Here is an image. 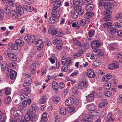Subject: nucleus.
Segmentation results:
<instances>
[{
  "label": "nucleus",
  "mask_w": 122,
  "mask_h": 122,
  "mask_svg": "<svg viewBox=\"0 0 122 122\" xmlns=\"http://www.w3.org/2000/svg\"><path fill=\"white\" fill-rule=\"evenodd\" d=\"M31 91L30 88L26 87V88L21 90L20 92L21 95L20 97V99L22 100L23 99L26 98L25 96H27L28 95L27 93H29Z\"/></svg>",
  "instance_id": "nucleus-1"
},
{
  "label": "nucleus",
  "mask_w": 122,
  "mask_h": 122,
  "mask_svg": "<svg viewBox=\"0 0 122 122\" xmlns=\"http://www.w3.org/2000/svg\"><path fill=\"white\" fill-rule=\"evenodd\" d=\"M59 17V14L57 13L52 14V16L50 18L49 22L50 24H53L55 23L57 20V19Z\"/></svg>",
  "instance_id": "nucleus-2"
},
{
  "label": "nucleus",
  "mask_w": 122,
  "mask_h": 122,
  "mask_svg": "<svg viewBox=\"0 0 122 122\" xmlns=\"http://www.w3.org/2000/svg\"><path fill=\"white\" fill-rule=\"evenodd\" d=\"M112 25L110 22H107V31L109 33L113 35L115 32L116 29L112 27Z\"/></svg>",
  "instance_id": "nucleus-3"
},
{
  "label": "nucleus",
  "mask_w": 122,
  "mask_h": 122,
  "mask_svg": "<svg viewBox=\"0 0 122 122\" xmlns=\"http://www.w3.org/2000/svg\"><path fill=\"white\" fill-rule=\"evenodd\" d=\"M25 40L28 41H30L32 42L36 40L35 36H31L28 35L24 37Z\"/></svg>",
  "instance_id": "nucleus-4"
},
{
  "label": "nucleus",
  "mask_w": 122,
  "mask_h": 122,
  "mask_svg": "<svg viewBox=\"0 0 122 122\" xmlns=\"http://www.w3.org/2000/svg\"><path fill=\"white\" fill-rule=\"evenodd\" d=\"M119 66V63L117 61H115V62L108 65V68L110 70H112L117 68Z\"/></svg>",
  "instance_id": "nucleus-5"
},
{
  "label": "nucleus",
  "mask_w": 122,
  "mask_h": 122,
  "mask_svg": "<svg viewBox=\"0 0 122 122\" xmlns=\"http://www.w3.org/2000/svg\"><path fill=\"white\" fill-rule=\"evenodd\" d=\"M100 45V42L97 40L94 41L91 43L92 47L93 49L98 48Z\"/></svg>",
  "instance_id": "nucleus-6"
},
{
  "label": "nucleus",
  "mask_w": 122,
  "mask_h": 122,
  "mask_svg": "<svg viewBox=\"0 0 122 122\" xmlns=\"http://www.w3.org/2000/svg\"><path fill=\"white\" fill-rule=\"evenodd\" d=\"M74 99L72 97H69L66 99L65 103L66 105L69 106L71 105L74 103Z\"/></svg>",
  "instance_id": "nucleus-7"
},
{
  "label": "nucleus",
  "mask_w": 122,
  "mask_h": 122,
  "mask_svg": "<svg viewBox=\"0 0 122 122\" xmlns=\"http://www.w3.org/2000/svg\"><path fill=\"white\" fill-rule=\"evenodd\" d=\"M29 114L28 113L26 114L25 117L22 119V121H23V122H28L30 119H31L33 118V115H29Z\"/></svg>",
  "instance_id": "nucleus-8"
},
{
  "label": "nucleus",
  "mask_w": 122,
  "mask_h": 122,
  "mask_svg": "<svg viewBox=\"0 0 122 122\" xmlns=\"http://www.w3.org/2000/svg\"><path fill=\"white\" fill-rule=\"evenodd\" d=\"M86 74L88 76L91 78H93L94 77V72L92 69L88 70L86 72Z\"/></svg>",
  "instance_id": "nucleus-9"
},
{
  "label": "nucleus",
  "mask_w": 122,
  "mask_h": 122,
  "mask_svg": "<svg viewBox=\"0 0 122 122\" xmlns=\"http://www.w3.org/2000/svg\"><path fill=\"white\" fill-rule=\"evenodd\" d=\"M11 112H13V115L14 116H18L22 114V112L21 111L15 110L14 108H11Z\"/></svg>",
  "instance_id": "nucleus-10"
},
{
  "label": "nucleus",
  "mask_w": 122,
  "mask_h": 122,
  "mask_svg": "<svg viewBox=\"0 0 122 122\" xmlns=\"http://www.w3.org/2000/svg\"><path fill=\"white\" fill-rule=\"evenodd\" d=\"M87 109L90 112L94 110H99L98 108L95 106L93 104L88 105Z\"/></svg>",
  "instance_id": "nucleus-11"
},
{
  "label": "nucleus",
  "mask_w": 122,
  "mask_h": 122,
  "mask_svg": "<svg viewBox=\"0 0 122 122\" xmlns=\"http://www.w3.org/2000/svg\"><path fill=\"white\" fill-rule=\"evenodd\" d=\"M72 59V58L71 57H68L66 59V60H65V61H63L61 62V63L63 65L66 64L69 66L71 64Z\"/></svg>",
  "instance_id": "nucleus-12"
},
{
  "label": "nucleus",
  "mask_w": 122,
  "mask_h": 122,
  "mask_svg": "<svg viewBox=\"0 0 122 122\" xmlns=\"http://www.w3.org/2000/svg\"><path fill=\"white\" fill-rule=\"evenodd\" d=\"M73 43L75 44L78 46L81 47H84L86 46V44L83 42H80L76 39L74 40L73 41Z\"/></svg>",
  "instance_id": "nucleus-13"
},
{
  "label": "nucleus",
  "mask_w": 122,
  "mask_h": 122,
  "mask_svg": "<svg viewBox=\"0 0 122 122\" xmlns=\"http://www.w3.org/2000/svg\"><path fill=\"white\" fill-rule=\"evenodd\" d=\"M83 118L86 119L87 122H93V118L92 117L88 115L84 116Z\"/></svg>",
  "instance_id": "nucleus-14"
},
{
  "label": "nucleus",
  "mask_w": 122,
  "mask_h": 122,
  "mask_svg": "<svg viewBox=\"0 0 122 122\" xmlns=\"http://www.w3.org/2000/svg\"><path fill=\"white\" fill-rule=\"evenodd\" d=\"M10 78L11 79L13 80L16 77L17 73L13 70L10 69Z\"/></svg>",
  "instance_id": "nucleus-15"
},
{
  "label": "nucleus",
  "mask_w": 122,
  "mask_h": 122,
  "mask_svg": "<svg viewBox=\"0 0 122 122\" xmlns=\"http://www.w3.org/2000/svg\"><path fill=\"white\" fill-rule=\"evenodd\" d=\"M73 4L76 5L75 8H76V6L78 5H82L83 4V0H73Z\"/></svg>",
  "instance_id": "nucleus-16"
},
{
  "label": "nucleus",
  "mask_w": 122,
  "mask_h": 122,
  "mask_svg": "<svg viewBox=\"0 0 122 122\" xmlns=\"http://www.w3.org/2000/svg\"><path fill=\"white\" fill-rule=\"evenodd\" d=\"M74 9L76 10L79 15H82L83 13V10L81 9V7L80 6L77 5L76 6V8H74Z\"/></svg>",
  "instance_id": "nucleus-17"
},
{
  "label": "nucleus",
  "mask_w": 122,
  "mask_h": 122,
  "mask_svg": "<svg viewBox=\"0 0 122 122\" xmlns=\"http://www.w3.org/2000/svg\"><path fill=\"white\" fill-rule=\"evenodd\" d=\"M10 13L13 19H15L18 17V15L17 13L15 10H11Z\"/></svg>",
  "instance_id": "nucleus-18"
},
{
  "label": "nucleus",
  "mask_w": 122,
  "mask_h": 122,
  "mask_svg": "<svg viewBox=\"0 0 122 122\" xmlns=\"http://www.w3.org/2000/svg\"><path fill=\"white\" fill-rule=\"evenodd\" d=\"M8 47V49L10 50L12 49L16 50L18 49V46L16 44H13L9 46Z\"/></svg>",
  "instance_id": "nucleus-19"
},
{
  "label": "nucleus",
  "mask_w": 122,
  "mask_h": 122,
  "mask_svg": "<svg viewBox=\"0 0 122 122\" xmlns=\"http://www.w3.org/2000/svg\"><path fill=\"white\" fill-rule=\"evenodd\" d=\"M94 8L93 5L92 4H88L85 6V10L87 11H92Z\"/></svg>",
  "instance_id": "nucleus-20"
},
{
  "label": "nucleus",
  "mask_w": 122,
  "mask_h": 122,
  "mask_svg": "<svg viewBox=\"0 0 122 122\" xmlns=\"http://www.w3.org/2000/svg\"><path fill=\"white\" fill-rule=\"evenodd\" d=\"M47 115L46 112L43 113L42 115L41 120V122H45L47 120Z\"/></svg>",
  "instance_id": "nucleus-21"
},
{
  "label": "nucleus",
  "mask_w": 122,
  "mask_h": 122,
  "mask_svg": "<svg viewBox=\"0 0 122 122\" xmlns=\"http://www.w3.org/2000/svg\"><path fill=\"white\" fill-rule=\"evenodd\" d=\"M60 10V8L59 7L56 6H55L52 10V12L54 13V14H57V13H59V16H60V13L59 12Z\"/></svg>",
  "instance_id": "nucleus-22"
},
{
  "label": "nucleus",
  "mask_w": 122,
  "mask_h": 122,
  "mask_svg": "<svg viewBox=\"0 0 122 122\" xmlns=\"http://www.w3.org/2000/svg\"><path fill=\"white\" fill-rule=\"evenodd\" d=\"M26 81H28V82H25L23 84V86L24 87L30 85L31 81V79L30 78L27 77L26 78Z\"/></svg>",
  "instance_id": "nucleus-23"
},
{
  "label": "nucleus",
  "mask_w": 122,
  "mask_h": 122,
  "mask_svg": "<svg viewBox=\"0 0 122 122\" xmlns=\"http://www.w3.org/2000/svg\"><path fill=\"white\" fill-rule=\"evenodd\" d=\"M16 10L20 15H23L24 13V10L20 6H18L16 8Z\"/></svg>",
  "instance_id": "nucleus-24"
},
{
  "label": "nucleus",
  "mask_w": 122,
  "mask_h": 122,
  "mask_svg": "<svg viewBox=\"0 0 122 122\" xmlns=\"http://www.w3.org/2000/svg\"><path fill=\"white\" fill-rule=\"evenodd\" d=\"M86 99L88 102H92L94 99V95L92 94H89L86 97Z\"/></svg>",
  "instance_id": "nucleus-25"
},
{
  "label": "nucleus",
  "mask_w": 122,
  "mask_h": 122,
  "mask_svg": "<svg viewBox=\"0 0 122 122\" xmlns=\"http://www.w3.org/2000/svg\"><path fill=\"white\" fill-rule=\"evenodd\" d=\"M51 27H50L48 30V32L49 34H51L52 36L54 35L57 34V30L55 29L53 30L51 29Z\"/></svg>",
  "instance_id": "nucleus-26"
},
{
  "label": "nucleus",
  "mask_w": 122,
  "mask_h": 122,
  "mask_svg": "<svg viewBox=\"0 0 122 122\" xmlns=\"http://www.w3.org/2000/svg\"><path fill=\"white\" fill-rule=\"evenodd\" d=\"M93 15V12L88 11L84 15V17L85 18H88L92 17Z\"/></svg>",
  "instance_id": "nucleus-27"
},
{
  "label": "nucleus",
  "mask_w": 122,
  "mask_h": 122,
  "mask_svg": "<svg viewBox=\"0 0 122 122\" xmlns=\"http://www.w3.org/2000/svg\"><path fill=\"white\" fill-rule=\"evenodd\" d=\"M47 100L46 96L45 95H43L40 99V102L41 104L44 103Z\"/></svg>",
  "instance_id": "nucleus-28"
},
{
  "label": "nucleus",
  "mask_w": 122,
  "mask_h": 122,
  "mask_svg": "<svg viewBox=\"0 0 122 122\" xmlns=\"http://www.w3.org/2000/svg\"><path fill=\"white\" fill-rule=\"evenodd\" d=\"M83 53V51L82 50H79L78 52L75 53L73 55V57L74 58H76L81 56Z\"/></svg>",
  "instance_id": "nucleus-29"
},
{
  "label": "nucleus",
  "mask_w": 122,
  "mask_h": 122,
  "mask_svg": "<svg viewBox=\"0 0 122 122\" xmlns=\"http://www.w3.org/2000/svg\"><path fill=\"white\" fill-rule=\"evenodd\" d=\"M98 5L100 6H102L103 5L105 9H106L107 8V3L106 2L105 3L103 0L99 1Z\"/></svg>",
  "instance_id": "nucleus-30"
},
{
  "label": "nucleus",
  "mask_w": 122,
  "mask_h": 122,
  "mask_svg": "<svg viewBox=\"0 0 122 122\" xmlns=\"http://www.w3.org/2000/svg\"><path fill=\"white\" fill-rule=\"evenodd\" d=\"M31 103V99H29L27 100H24L22 103L23 106L24 107H26L27 104L30 105Z\"/></svg>",
  "instance_id": "nucleus-31"
},
{
  "label": "nucleus",
  "mask_w": 122,
  "mask_h": 122,
  "mask_svg": "<svg viewBox=\"0 0 122 122\" xmlns=\"http://www.w3.org/2000/svg\"><path fill=\"white\" fill-rule=\"evenodd\" d=\"M4 11L6 14L9 15L11 10L10 9L9 7L7 5H6L5 7L4 8Z\"/></svg>",
  "instance_id": "nucleus-32"
},
{
  "label": "nucleus",
  "mask_w": 122,
  "mask_h": 122,
  "mask_svg": "<svg viewBox=\"0 0 122 122\" xmlns=\"http://www.w3.org/2000/svg\"><path fill=\"white\" fill-rule=\"evenodd\" d=\"M15 42L18 45L20 46H23L24 44V42L20 39L16 40L15 41Z\"/></svg>",
  "instance_id": "nucleus-33"
},
{
  "label": "nucleus",
  "mask_w": 122,
  "mask_h": 122,
  "mask_svg": "<svg viewBox=\"0 0 122 122\" xmlns=\"http://www.w3.org/2000/svg\"><path fill=\"white\" fill-rule=\"evenodd\" d=\"M78 13L76 10L72 11L71 12V15L73 18L75 19L78 16Z\"/></svg>",
  "instance_id": "nucleus-34"
},
{
  "label": "nucleus",
  "mask_w": 122,
  "mask_h": 122,
  "mask_svg": "<svg viewBox=\"0 0 122 122\" xmlns=\"http://www.w3.org/2000/svg\"><path fill=\"white\" fill-rule=\"evenodd\" d=\"M53 89L55 91H56L58 88V85L57 82L53 81L52 84Z\"/></svg>",
  "instance_id": "nucleus-35"
},
{
  "label": "nucleus",
  "mask_w": 122,
  "mask_h": 122,
  "mask_svg": "<svg viewBox=\"0 0 122 122\" xmlns=\"http://www.w3.org/2000/svg\"><path fill=\"white\" fill-rule=\"evenodd\" d=\"M101 53V50L100 49H97L94 50L92 53L94 56H97Z\"/></svg>",
  "instance_id": "nucleus-36"
},
{
  "label": "nucleus",
  "mask_w": 122,
  "mask_h": 122,
  "mask_svg": "<svg viewBox=\"0 0 122 122\" xmlns=\"http://www.w3.org/2000/svg\"><path fill=\"white\" fill-rule=\"evenodd\" d=\"M8 3L10 6L15 7L16 5L15 0H8Z\"/></svg>",
  "instance_id": "nucleus-37"
},
{
  "label": "nucleus",
  "mask_w": 122,
  "mask_h": 122,
  "mask_svg": "<svg viewBox=\"0 0 122 122\" xmlns=\"http://www.w3.org/2000/svg\"><path fill=\"white\" fill-rule=\"evenodd\" d=\"M6 62L5 61H3L1 64V68L2 70L3 71L5 70L6 67Z\"/></svg>",
  "instance_id": "nucleus-38"
},
{
  "label": "nucleus",
  "mask_w": 122,
  "mask_h": 122,
  "mask_svg": "<svg viewBox=\"0 0 122 122\" xmlns=\"http://www.w3.org/2000/svg\"><path fill=\"white\" fill-rule=\"evenodd\" d=\"M60 100V97L59 96H54L53 98V100L55 103H58Z\"/></svg>",
  "instance_id": "nucleus-39"
},
{
  "label": "nucleus",
  "mask_w": 122,
  "mask_h": 122,
  "mask_svg": "<svg viewBox=\"0 0 122 122\" xmlns=\"http://www.w3.org/2000/svg\"><path fill=\"white\" fill-rule=\"evenodd\" d=\"M94 110L90 112V115L93 116H96L99 115V113L98 112Z\"/></svg>",
  "instance_id": "nucleus-40"
},
{
  "label": "nucleus",
  "mask_w": 122,
  "mask_h": 122,
  "mask_svg": "<svg viewBox=\"0 0 122 122\" xmlns=\"http://www.w3.org/2000/svg\"><path fill=\"white\" fill-rule=\"evenodd\" d=\"M112 115L111 112L108 114L107 115V121L110 122L111 121H113L114 119L112 118Z\"/></svg>",
  "instance_id": "nucleus-41"
},
{
  "label": "nucleus",
  "mask_w": 122,
  "mask_h": 122,
  "mask_svg": "<svg viewBox=\"0 0 122 122\" xmlns=\"http://www.w3.org/2000/svg\"><path fill=\"white\" fill-rule=\"evenodd\" d=\"M118 61L120 62H122V55L120 54H117L116 56Z\"/></svg>",
  "instance_id": "nucleus-42"
},
{
  "label": "nucleus",
  "mask_w": 122,
  "mask_h": 122,
  "mask_svg": "<svg viewBox=\"0 0 122 122\" xmlns=\"http://www.w3.org/2000/svg\"><path fill=\"white\" fill-rule=\"evenodd\" d=\"M101 64V63L98 60L95 61L93 65L94 67H96L99 66Z\"/></svg>",
  "instance_id": "nucleus-43"
},
{
  "label": "nucleus",
  "mask_w": 122,
  "mask_h": 122,
  "mask_svg": "<svg viewBox=\"0 0 122 122\" xmlns=\"http://www.w3.org/2000/svg\"><path fill=\"white\" fill-rule=\"evenodd\" d=\"M6 118V116L5 114H3L2 116H0V122H5Z\"/></svg>",
  "instance_id": "nucleus-44"
},
{
  "label": "nucleus",
  "mask_w": 122,
  "mask_h": 122,
  "mask_svg": "<svg viewBox=\"0 0 122 122\" xmlns=\"http://www.w3.org/2000/svg\"><path fill=\"white\" fill-rule=\"evenodd\" d=\"M113 5L111 3L107 2V9L112 10L114 8Z\"/></svg>",
  "instance_id": "nucleus-45"
},
{
  "label": "nucleus",
  "mask_w": 122,
  "mask_h": 122,
  "mask_svg": "<svg viewBox=\"0 0 122 122\" xmlns=\"http://www.w3.org/2000/svg\"><path fill=\"white\" fill-rule=\"evenodd\" d=\"M112 12L111 10H107V21L110 20L111 19V16H110L112 15Z\"/></svg>",
  "instance_id": "nucleus-46"
},
{
  "label": "nucleus",
  "mask_w": 122,
  "mask_h": 122,
  "mask_svg": "<svg viewBox=\"0 0 122 122\" xmlns=\"http://www.w3.org/2000/svg\"><path fill=\"white\" fill-rule=\"evenodd\" d=\"M106 102H102L100 103L98 106V107L99 108H103L105 106L107 105Z\"/></svg>",
  "instance_id": "nucleus-47"
},
{
  "label": "nucleus",
  "mask_w": 122,
  "mask_h": 122,
  "mask_svg": "<svg viewBox=\"0 0 122 122\" xmlns=\"http://www.w3.org/2000/svg\"><path fill=\"white\" fill-rule=\"evenodd\" d=\"M60 112L61 114L63 115H65L66 113V110L65 107H62L60 109Z\"/></svg>",
  "instance_id": "nucleus-48"
},
{
  "label": "nucleus",
  "mask_w": 122,
  "mask_h": 122,
  "mask_svg": "<svg viewBox=\"0 0 122 122\" xmlns=\"http://www.w3.org/2000/svg\"><path fill=\"white\" fill-rule=\"evenodd\" d=\"M11 99L10 97H7L5 99V102L6 104L10 103L11 102Z\"/></svg>",
  "instance_id": "nucleus-49"
},
{
  "label": "nucleus",
  "mask_w": 122,
  "mask_h": 122,
  "mask_svg": "<svg viewBox=\"0 0 122 122\" xmlns=\"http://www.w3.org/2000/svg\"><path fill=\"white\" fill-rule=\"evenodd\" d=\"M11 92V89L9 88H8L6 89L5 92L6 95H9L10 94Z\"/></svg>",
  "instance_id": "nucleus-50"
},
{
  "label": "nucleus",
  "mask_w": 122,
  "mask_h": 122,
  "mask_svg": "<svg viewBox=\"0 0 122 122\" xmlns=\"http://www.w3.org/2000/svg\"><path fill=\"white\" fill-rule=\"evenodd\" d=\"M62 41L61 39L59 38L56 39L54 40L53 41V43L54 44L56 45L57 44L59 43Z\"/></svg>",
  "instance_id": "nucleus-51"
},
{
  "label": "nucleus",
  "mask_w": 122,
  "mask_h": 122,
  "mask_svg": "<svg viewBox=\"0 0 122 122\" xmlns=\"http://www.w3.org/2000/svg\"><path fill=\"white\" fill-rule=\"evenodd\" d=\"M84 82L82 81L81 83L79 84L78 86V89H81L84 87Z\"/></svg>",
  "instance_id": "nucleus-52"
},
{
  "label": "nucleus",
  "mask_w": 122,
  "mask_h": 122,
  "mask_svg": "<svg viewBox=\"0 0 122 122\" xmlns=\"http://www.w3.org/2000/svg\"><path fill=\"white\" fill-rule=\"evenodd\" d=\"M4 53L6 56H8L10 59L12 57V55H13V54L12 53H9L7 51L5 52Z\"/></svg>",
  "instance_id": "nucleus-53"
},
{
  "label": "nucleus",
  "mask_w": 122,
  "mask_h": 122,
  "mask_svg": "<svg viewBox=\"0 0 122 122\" xmlns=\"http://www.w3.org/2000/svg\"><path fill=\"white\" fill-rule=\"evenodd\" d=\"M31 108L32 111H31L32 113H35L36 112V106L35 103H33L31 105Z\"/></svg>",
  "instance_id": "nucleus-54"
},
{
  "label": "nucleus",
  "mask_w": 122,
  "mask_h": 122,
  "mask_svg": "<svg viewBox=\"0 0 122 122\" xmlns=\"http://www.w3.org/2000/svg\"><path fill=\"white\" fill-rule=\"evenodd\" d=\"M113 25L115 28H119L121 27L120 24L117 22H115L113 24Z\"/></svg>",
  "instance_id": "nucleus-55"
},
{
  "label": "nucleus",
  "mask_w": 122,
  "mask_h": 122,
  "mask_svg": "<svg viewBox=\"0 0 122 122\" xmlns=\"http://www.w3.org/2000/svg\"><path fill=\"white\" fill-rule=\"evenodd\" d=\"M61 1L60 0H57L56 1L54 4V5L55 6L59 7L61 5Z\"/></svg>",
  "instance_id": "nucleus-56"
},
{
  "label": "nucleus",
  "mask_w": 122,
  "mask_h": 122,
  "mask_svg": "<svg viewBox=\"0 0 122 122\" xmlns=\"http://www.w3.org/2000/svg\"><path fill=\"white\" fill-rule=\"evenodd\" d=\"M72 91L75 94H77L78 93V91L76 86H74L72 89Z\"/></svg>",
  "instance_id": "nucleus-57"
},
{
  "label": "nucleus",
  "mask_w": 122,
  "mask_h": 122,
  "mask_svg": "<svg viewBox=\"0 0 122 122\" xmlns=\"http://www.w3.org/2000/svg\"><path fill=\"white\" fill-rule=\"evenodd\" d=\"M65 66H63L61 69V71L62 72H66L68 69V67L69 66L65 64Z\"/></svg>",
  "instance_id": "nucleus-58"
},
{
  "label": "nucleus",
  "mask_w": 122,
  "mask_h": 122,
  "mask_svg": "<svg viewBox=\"0 0 122 122\" xmlns=\"http://www.w3.org/2000/svg\"><path fill=\"white\" fill-rule=\"evenodd\" d=\"M57 33L58 34V35L56 36V37H62L64 35L63 31H59L58 32H57Z\"/></svg>",
  "instance_id": "nucleus-59"
},
{
  "label": "nucleus",
  "mask_w": 122,
  "mask_h": 122,
  "mask_svg": "<svg viewBox=\"0 0 122 122\" xmlns=\"http://www.w3.org/2000/svg\"><path fill=\"white\" fill-rule=\"evenodd\" d=\"M80 25L82 26L85 25L86 23V21L85 19H82L81 20L79 21Z\"/></svg>",
  "instance_id": "nucleus-60"
},
{
  "label": "nucleus",
  "mask_w": 122,
  "mask_h": 122,
  "mask_svg": "<svg viewBox=\"0 0 122 122\" xmlns=\"http://www.w3.org/2000/svg\"><path fill=\"white\" fill-rule=\"evenodd\" d=\"M95 31L93 30H90L88 32V35L90 37H92L94 34Z\"/></svg>",
  "instance_id": "nucleus-61"
},
{
  "label": "nucleus",
  "mask_w": 122,
  "mask_h": 122,
  "mask_svg": "<svg viewBox=\"0 0 122 122\" xmlns=\"http://www.w3.org/2000/svg\"><path fill=\"white\" fill-rule=\"evenodd\" d=\"M75 109L73 107H71L69 108L68 110V112L69 113L75 112L76 111Z\"/></svg>",
  "instance_id": "nucleus-62"
},
{
  "label": "nucleus",
  "mask_w": 122,
  "mask_h": 122,
  "mask_svg": "<svg viewBox=\"0 0 122 122\" xmlns=\"http://www.w3.org/2000/svg\"><path fill=\"white\" fill-rule=\"evenodd\" d=\"M62 46V45L61 43L58 44L56 46V48L58 50H60L61 49Z\"/></svg>",
  "instance_id": "nucleus-63"
},
{
  "label": "nucleus",
  "mask_w": 122,
  "mask_h": 122,
  "mask_svg": "<svg viewBox=\"0 0 122 122\" xmlns=\"http://www.w3.org/2000/svg\"><path fill=\"white\" fill-rule=\"evenodd\" d=\"M19 109L21 110L24 111L25 109V107L22 105H20L18 107Z\"/></svg>",
  "instance_id": "nucleus-64"
}]
</instances>
